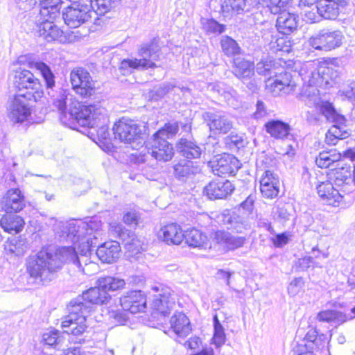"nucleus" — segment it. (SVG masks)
Segmentation results:
<instances>
[{
    "instance_id": "1",
    "label": "nucleus",
    "mask_w": 355,
    "mask_h": 355,
    "mask_svg": "<svg viewBox=\"0 0 355 355\" xmlns=\"http://www.w3.org/2000/svg\"><path fill=\"white\" fill-rule=\"evenodd\" d=\"M38 70L46 83V89L52 90L55 86V76L50 67L43 62H35L32 64ZM51 96L52 102L60 113V120L67 123V120L76 121L83 127L93 128L107 122V110L99 104L83 105L78 101H72L68 98L64 90H60L56 96Z\"/></svg>"
},
{
    "instance_id": "2",
    "label": "nucleus",
    "mask_w": 355,
    "mask_h": 355,
    "mask_svg": "<svg viewBox=\"0 0 355 355\" xmlns=\"http://www.w3.org/2000/svg\"><path fill=\"white\" fill-rule=\"evenodd\" d=\"M65 230L67 239L78 245L79 252L76 247L60 248L63 264L71 263L84 274L89 275L90 268H96V264L89 260L90 248L102 234L101 222L95 218L72 220L67 223Z\"/></svg>"
},
{
    "instance_id": "3",
    "label": "nucleus",
    "mask_w": 355,
    "mask_h": 355,
    "mask_svg": "<svg viewBox=\"0 0 355 355\" xmlns=\"http://www.w3.org/2000/svg\"><path fill=\"white\" fill-rule=\"evenodd\" d=\"M26 272L32 278L42 282H50L63 266L60 248L49 245L42 248L35 255L27 258Z\"/></svg>"
},
{
    "instance_id": "4",
    "label": "nucleus",
    "mask_w": 355,
    "mask_h": 355,
    "mask_svg": "<svg viewBox=\"0 0 355 355\" xmlns=\"http://www.w3.org/2000/svg\"><path fill=\"white\" fill-rule=\"evenodd\" d=\"M159 51L160 47L155 40L142 44L138 49V57L122 60L120 70L125 74L130 73L132 70L144 71L155 68V62L159 58Z\"/></svg>"
},
{
    "instance_id": "5",
    "label": "nucleus",
    "mask_w": 355,
    "mask_h": 355,
    "mask_svg": "<svg viewBox=\"0 0 355 355\" xmlns=\"http://www.w3.org/2000/svg\"><path fill=\"white\" fill-rule=\"evenodd\" d=\"M60 0H51L50 3H43L42 8H40L38 33L47 42L59 40L62 36V31L53 23L60 15Z\"/></svg>"
},
{
    "instance_id": "6",
    "label": "nucleus",
    "mask_w": 355,
    "mask_h": 355,
    "mask_svg": "<svg viewBox=\"0 0 355 355\" xmlns=\"http://www.w3.org/2000/svg\"><path fill=\"white\" fill-rule=\"evenodd\" d=\"M69 314L61 319V328L64 333L78 336L88 328L89 308L80 302L71 301Z\"/></svg>"
},
{
    "instance_id": "7",
    "label": "nucleus",
    "mask_w": 355,
    "mask_h": 355,
    "mask_svg": "<svg viewBox=\"0 0 355 355\" xmlns=\"http://www.w3.org/2000/svg\"><path fill=\"white\" fill-rule=\"evenodd\" d=\"M35 98L36 96L31 92L14 95L8 101V118L14 123H21L26 120L31 114L32 102Z\"/></svg>"
},
{
    "instance_id": "8",
    "label": "nucleus",
    "mask_w": 355,
    "mask_h": 355,
    "mask_svg": "<svg viewBox=\"0 0 355 355\" xmlns=\"http://www.w3.org/2000/svg\"><path fill=\"white\" fill-rule=\"evenodd\" d=\"M114 138L125 144L137 142L142 135V127L135 121L122 118L112 128Z\"/></svg>"
},
{
    "instance_id": "9",
    "label": "nucleus",
    "mask_w": 355,
    "mask_h": 355,
    "mask_svg": "<svg viewBox=\"0 0 355 355\" xmlns=\"http://www.w3.org/2000/svg\"><path fill=\"white\" fill-rule=\"evenodd\" d=\"M343 35L340 31L324 28L309 38L310 46L316 50L331 51L342 44Z\"/></svg>"
},
{
    "instance_id": "10",
    "label": "nucleus",
    "mask_w": 355,
    "mask_h": 355,
    "mask_svg": "<svg viewBox=\"0 0 355 355\" xmlns=\"http://www.w3.org/2000/svg\"><path fill=\"white\" fill-rule=\"evenodd\" d=\"M314 68L313 62H306L303 64L299 71V75L302 77V80L304 82L300 98L309 106L315 105L319 99V91L317 88L318 81H314V83H312V81L309 82L306 78V76H313Z\"/></svg>"
},
{
    "instance_id": "11",
    "label": "nucleus",
    "mask_w": 355,
    "mask_h": 355,
    "mask_svg": "<svg viewBox=\"0 0 355 355\" xmlns=\"http://www.w3.org/2000/svg\"><path fill=\"white\" fill-rule=\"evenodd\" d=\"M65 24L70 28H78L83 24L92 21L94 11L87 4H77L67 7L62 13Z\"/></svg>"
},
{
    "instance_id": "12",
    "label": "nucleus",
    "mask_w": 355,
    "mask_h": 355,
    "mask_svg": "<svg viewBox=\"0 0 355 355\" xmlns=\"http://www.w3.org/2000/svg\"><path fill=\"white\" fill-rule=\"evenodd\" d=\"M110 231L123 241L129 252L137 254L143 250V241L133 232L126 230L122 224L116 222L110 223Z\"/></svg>"
},
{
    "instance_id": "13",
    "label": "nucleus",
    "mask_w": 355,
    "mask_h": 355,
    "mask_svg": "<svg viewBox=\"0 0 355 355\" xmlns=\"http://www.w3.org/2000/svg\"><path fill=\"white\" fill-rule=\"evenodd\" d=\"M213 173L218 176L234 175L240 168L239 161L230 154L218 155L209 162Z\"/></svg>"
},
{
    "instance_id": "14",
    "label": "nucleus",
    "mask_w": 355,
    "mask_h": 355,
    "mask_svg": "<svg viewBox=\"0 0 355 355\" xmlns=\"http://www.w3.org/2000/svg\"><path fill=\"white\" fill-rule=\"evenodd\" d=\"M266 87L274 95H277L282 90H285L287 94L294 91L296 84L289 72L282 71L278 74L275 72L274 77H270L266 80Z\"/></svg>"
},
{
    "instance_id": "15",
    "label": "nucleus",
    "mask_w": 355,
    "mask_h": 355,
    "mask_svg": "<svg viewBox=\"0 0 355 355\" xmlns=\"http://www.w3.org/2000/svg\"><path fill=\"white\" fill-rule=\"evenodd\" d=\"M14 83L19 90L27 89V92H31L33 95L35 94L40 96L41 84L32 72L28 70L19 68L15 71L14 76Z\"/></svg>"
},
{
    "instance_id": "16",
    "label": "nucleus",
    "mask_w": 355,
    "mask_h": 355,
    "mask_svg": "<svg viewBox=\"0 0 355 355\" xmlns=\"http://www.w3.org/2000/svg\"><path fill=\"white\" fill-rule=\"evenodd\" d=\"M205 121L215 134H226L233 128V122L221 111L207 112L204 114Z\"/></svg>"
},
{
    "instance_id": "17",
    "label": "nucleus",
    "mask_w": 355,
    "mask_h": 355,
    "mask_svg": "<svg viewBox=\"0 0 355 355\" xmlns=\"http://www.w3.org/2000/svg\"><path fill=\"white\" fill-rule=\"evenodd\" d=\"M110 295L105 289L97 284V286L91 288L84 292L81 296L72 300L74 302H80L89 308V313L91 312L92 304H104L110 300Z\"/></svg>"
},
{
    "instance_id": "18",
    "label": "nucleus",
    "mask_w": 355,
    "mask_h": 355,
    "mask_svg": "<svg viewBox=\"0 0 355 355\" xmlns=\"http://www.w3.org/2000/svg\"><path fill=\"white\" fill-rule=\"evenodd\" d=\"M120 304L124 311L137 313L144 311L146 298L141 291H130L120 297Z\"/></svg>"
},
{
    "instance_id": "19",
    "label": "nucleus",
    "mask_w": 355,
    "mask_h": 355,
    "mask_svg": "<svg viewBox=\"0 0 355 355\" xmlns=\"http://www.w3.org/2000/svg\"><path fill=\"white\" fill-rule=\"evenodd\" d=\"M152 289L159 292L154 296L152 303L153 309L164 315L168 314L175 305V298L171 291L168 288L157 286H153Z\"/></svg>"
},
{
    "instance_id": "20",
    "label": "nucleus",
    "mask_w": 355,
    "mask_h": 355,
    "mask_svg": "<svg viewBox=\"0 0 355 355\" xmlns=\"http://www.w3.org/2000/svg\"><path fill=\"white\" fill-rule=\"evenodd\" d=\"M313 62L315 68L313 71V76L306 77L309 82L314 83L320 80L327 85H330L331 82H336L339 78V71L333 66H329L326 62Z\"/></svg>"
},
{
    "instance_id": "21",
    "label": "nucleus",
    "mask_w": 355,
    "mask_h": 355,
    "mask_svg": "<svg viewBox=\"0 0 355 355\" xmlns=\"http://www.w3.org/2000/svg\"><path fill=\"white\" fill-rule=\"evenodd\" d=\"M347 5V0H319L317 11L324 19L334 20Z\"/></svg>"
},
{
    "instance_id": "22",
    "label": "nucleus",
    "mask_w": 355,
    "mask_h": 355,
    "mask_svg": "<svg viewBox=\"0 0 355 355\" xmlns=\"http://www.w3.org/2000/svg\"><path fill=\"white\" fill-rule=\"evenodd\" d=\"M330 178L334 181L335 186L340 187L343 193H350L354 189L350 166H342L332 170Z\"/></svg>"
},
{
    "instance_id": "23",
    "label": "nucleus",
    "mask_w": 355,
    "mask_h": 355,
    "mask_svg": "<svg viewBox=\"0 0 355 355\" xmlns=\"http://www.w3.org/2000/svg\"><path fill=\"white\" fill-rule=\"evenodd\" d=\"M148 154L157 161L168 162L173 158L174 150L172 145L164 138L154 137Z\"/></svg>"
},
{
    "instance_id": "24",
    "label": "nucleus",
    "mask_w": 355,
    "mask_h": 355,
    "mask_svg": "<svg viewBox=\"0 0 355 355\" xmlns=\"http://www.w3.org/2000/svg\"><path fill=\"white\" fill-rule=\"evenodd\" d=\"M306 343L296 346L293 351V355H313V350L317 348L322 349L325 347V341L321 338L317 337L315 330H310L307 332L305 338Z\"/></svg>"
},
{
    "instance_id": "25",
    "label": "nucleus",
    "mask_w": 355,
    "mask_h": 355,
    "mask_svg": "<svg viewBox=\"0 0 355 355\" xmlns=\"http://www.w3.org/2000/svg\"><path fill=\"white\" fill-rule=\"evenodd\" d=\"M260 191L262 196L272 199L279 193V181L277 175L270 171H266L260 179Z\"/></svg>"
},
{
    "instance_id": "26",
    "label": "nucleus",
    "mask_w": 355,
    "mask_h": 355,
    "mask_svg": "<svg viewBox=\"0 0 355 355\" xmlns=\"http://www.w3.org/2000/svg\"><path fill=\"white\" fill-rule=\"evenodd\" d=\"M121 251L119 243L116 241H110L99 245L96 253L102 262L112 263L119 258Z\"/></svg>"
},
{
    "instance_id": "27",
    "label": "nucleus",
    "mask_w": 355,
    "mask_h": 355,
    "mask_svg": "<svg viewBox=\"0 0 355 355\" xmlns=\"http://www.w3.org/2000/svg\"><path fill=\"white\" fill-rule=\"evenodd\" d=\"M234 190L231 182L213 181L204 189V193L209 199H222L230 195Z\"/></svg>"
},
{
    "instance_id": "28",
    "label": "nucleus",
    "mask_w": 355,
    "mask_h": 355,
    "mask_svg": "<svg viewBox=\"0 0 355 355\" xmlns=\"http://www.w3.org/2000/svg\"><path fill=\"white\" fill-rule=\"evenodd\" d=\"M213 239L216 243L230 250L242 247L246 241L245 236L232 235L225 231L216 232Z\"/></svg>"
},
{
    "instance_id": "29",
    "label": "nucleus",
    "mask_w": 355,
    "mask_h": 355,
    "mask_svg": "<svg viewBox=\"0 0 355 355\" xmlns=\"http://www.w3.org/2000/svg\"><path fill=\"white\" fill-rule=\"evenodd\" d=\"M318 193L323 202L327 205L337 207L343 196L340 191L335 189L329 182H321L317 187Z\"/></svg>"
},
{
    "instance_id": "30",
    "label": "nucleus",
    "mask_w": 355,
    "mask_h": 355,
    "mask_svg": "<svg viewBox=\"0 0 355 355\" xmlns=\"http://www.w3.org/2000/svg\"><path fill=\"white\" fill-rule=\"evenodd\" d=\"M159 237L168 245H179L184 240V232L179 225L171 223L160 230Z\"/></svg>"
},
{
    "instance_id": "31",
    "label": "nucleus",
    "mask_w": 355,
    "mask_h": 355,
    "mask_svg": "<svg viewBox=\"0 0 355 355\" xmlns=\"http://www.w3.org/2000/svg\"><path fill=\"white\" fill-rule=\"evenodd\" d=\"M3 202L7 213L19 211L25 206L24 198L18 189L8 190L3 198Z\"/></svg>"
},
{
    "instance_id": "32",
    "label": "nucleus",
    "mask_w": 355,
    "mask_h": 355,
    "mask_svg": "<svg viewBox=\"0 0 355 355\" xmlns=\"http://www.w3.org/2000/svg\"><path fill=\"white\" fill-rule=\"evenodd\" d=\"M90 9L94 11V23L100 25L101 19L96 15H104L116 8L120 0H89Z\"/></svg>"
},
{
    "instance_id": "33",
    "label": "nucleus",
    "mask_w": 355,
    "mask_h": 355,
    "mask_svg": "<svg viewBox=\"0 0 355 355\" xmlns=\"http://www.w3.org/2000/svg\"><path fill=\"white\" fill-rule=\"evenodd\" d=\"M171 328L180 338L187 336L191 331V327L188 318L182 313H176L170 320Z\"/></svg>"
},
{
    "instance_id": "34",
    "label": "nucleus",
    "mask_w": 355,
    "mask_h": 355,
    "mask_svg": "<svg viewBox=\"0 0 355 355\" xmlns=\"http://www.w3.org/2000/svg\"><path fill=\"white\" fill-rule=\"evenodd\" d=\"M234 74L243 83L252 78L254 74V66L253 62L245 59L236 58L234 61Z\"/></svg>"
},
{
    "instance_id": "35",
    "label": "nucleus",
    "mask_w": 355,
    "mask_h": 355,
    "mask_svg": "<svg viewBox=\"0 0 355 355\" xmlns=\"http://www.w3.org/2000/svg\"><path fill=\"white\" fill-rule=\"evenodd\" d=\"M297 26V18L294 14L283 11L277 19V28L282 34H291L296 29Z\"/></svg>"
},
{
    "instance_id": "36",
    "label": "nucleus",
    "mask_w": 355,
    "mask_h": 355,
    "mask_svg": "<svg viewBox=\"0 0 355 355\" xmlns=\"http://www.w3.org/2000/svg\"><path fill=\"white\" fill-rule=\"evenodd\" d=\"M266 132L277 139L286 138L290 133V125L279 120H271L265 125Z\"/></svg>"
},
{
    "instance_id": "37",
    "label": "nucleus",
    "mask_w": 355,
    "mask_h": 355,
    "mask_svg": "<svg viewBox=\"0 0 355 355\" xmlns=\"http://www.w3.org/2000/svg\"><path fill=\"white\" fill-rule=\"evenodd\" d=\"M200 168L191 162L182 161L174 166V174L180 181H186L199 173Z\"/></svg>"
},
{
    "instance_id": "38",
    "label": "nucleus",
    "mask_w": 355,
    "mask_h": 355,
    "mask_svg": "<svg viewBox=\"0 0 355 355\" xmlns=\"http://www.w3.org/2000/svg\"><path fill=\"white\" fill-rule=\"evenodd\" d=\"M184 239L187 245L192 248L206 247L208 243L206 234L196 228L187 230L184 233Z\"/></svg>"
},
{
    "instance_id": "39",
    "label": "nucleus",
    "mask_w": 355,
    "mask_h": 355,
    "mask_svg": "<svg viewBox=\"0 0 355 355\" xmlns=\"http://www.w3.org/2000/svg\"><path fill=\"white\" fill-rule=\"evenodd\" d=\"M178 150L187 159H197L200 157V147L186 139H181L177 144Z\"/></svg>"
},
{
    "instance_id": "40",
    "label": "nucleus",
    "mask_w": 355,
    "mask_h": 355,
    "mask_svg": "<svg viewBox=\"0 0 355 355\" xmlns=\"http://www.w3.org/2000/svg\"><path fill=\"white\" fill-rule=\"evenodd\" d=\"M0 225L6 232H19L22 230L24 221L21 217L17 215L6 214L0 220Z\"/></svg>"
},
{
    "instance_id": "41",
    "label": "nucleus",
    "mask_w": 355,
    "mask_h": 355,
    "mask_svg": "<svg viewBox=\"0 0 355 355\" xmlns=\"http://www.w3.org/2000/svg\"><path fill=\"white\" fill-rule=\"evenodd\" d=\"M341 158V153L336 149L322 151L315 159V164L322 168L329 167L332 164L338 162Z\"/></svg>"
},
{
    "instance_id": "42",
    "label": "nucleus",
    "mask_w": 355,
    "mask_h": 355,
    "mask_svg": "<svg viewBox=\"0 0 355 355\" xmlns=\"http://www.w3.org/2000/svg\"><path fill=\"white\" fill-rule=\"evenodd\" d=\"M97 284L107 291H115L123 289L125 287V282L123 279L107 276L101 277L97 281Z\"/></svg>"
},
{
    "instance_id": "43",
    "label": "nucleus",
    "mask_w": 355,
    "mask_h": 355,
    "mask_svg": "<svg viewBox=\"0 0 355 355\" xmlns=\"http://www.w3.org/2000/svg\"><path fill=\"white\" fill-rule=\"evenodd\" d=\"M245 6L246 0H220L221 11L225 17L243 11Z\"/></svg>"
},
{
    "instance_id": "44",
    "label": "nucleus",
    "mask_w": 355,
    "mask_h": 355,
    "mask_svg": "<svg viewBox=\"0 0 355 355\" xmlns=\"http://www.w3.org/2000/svg\"><path fill=\"white\" fill-rule=\"evenodd\" d=\"M317 319L320 322L342 324L347 320V317L342 312L338 311L326 310L319 312L317 315Z\"/></svg>"
},
{
    "instance_id": "45",
    "label": "nucleus",
    "mask_w": 355,
    "mask_h": 355,
    "mask_svg": "<svg viewBox=\"0 0 355 355\" xmlns=\"http://www.w3.org/2000/svg\"><path fill=\"white\" fill-rule=\"evenodd\" d=\"M223 52L227 56H233L240 53V47L237 42L229 36H223L220 39Z\"/></svg>"
},
{
    "instance_id": "46",
    "label": "nucleus",
    "mask_w": 355,
    "mask_h": 355,
    "mask_svg": "<svg viewBox=\"0 0 355 355\" xmlns=\"http://www.w3.org/2000/svg\"><path fill=\"white\" fill-rule=\"evenodd\" d=\"M27 247L24 241L16 238L12 239L5 243V250L15 256H21L26 252Z\"/></svg>"
},
{
    "instance_id": "47",
    "label": "nucleus",
    "mask_w": 355,
    "mask_h": 355,
    "mask_svg": "<svg viewBox=\"0 0 355 355\" xmlns=\"http://www.w3.org/2000/svg\"><path fill=\"white\" fill-rule=\"evenodd\" d=\"M90 78L92 77L89 72L81 68L73 69L70 73V80L73 89L81 85L83 82L87 83Z\"/></svg>"
},
{
    "instance_id": "48",
    "label": "nucleus",
    "mask_w": 355,
    "mask_h": 355,
    "mask_svg": "<svg viewBox=\"0 0 355 355\" xmlns=\"http://www.w3.org/2000/svg\"><path fill=\"white\" fill-rule=\"evenodd\" d=\"M225 221L230 225L228 227L229 229L234 230L237 232L241 233L249 227L247 221L237 214H234L230 216Z\"/></svg>"
},
{
    "instance_id": "49",
    "label": "nucleus",
    "mask_w": 355,
    "mask_h": 355,
    "mask_svg": "<svg viewBox=\"0 0 355 355\" xmlns=\"http://www.w3.org/2000/svg\"><path fill=\"white\" fill-rule=\"evenodd\" d=\"M51 1V0H14V5L19 11L26 12L37 4H39L40 8H42L43 3H50Z\"/></svg>"
},
{
    "instance_id": "50",
    "label": "nucleus",
    "mask_w": 355,
    "mask_h": 355,
    "mask_svg": "<svg viewBox=\"0 0 355 355\" xmlns=\"http://www.w3.org/2000/svg\"><path fill=\"white\" fill-rule=\"evenodd\" d=\"M214 333L213 340L214 343L217 346L220 347L223 345L225 342V334L224 331V328L222 324L219 322L218 317L216 315L214 316Z\"/></svg>"
},
{
    "instance_id": "51",
    "label": "nucleus",
    "mask_w": 355,
    "mask_h": 355,
    "mask_svg": "<svg viewBox=\"0 0 355 355\" xmlns=\"http://www.w3.org/2000/svg\"><path fill=\"white\" fill-rule=\"evenodd\" d=\"M178 131V124L177 122L167 123L154 135V137H157L160 139L164 138L166 140V139H169L175 136Z\"/></svg>"
},
{
    "instance_id": "52",
    "label": "nucleus",
    "mask_w": 355,
    "mask_h": 355,
    "mask_svg": "<svg viewBox=\"0 0 355 355\" xmlns=\"http://www.w3.org/2000/svg\"><path fill=\"white\" fill-rule=\"evenodd\" d=\"M61 340L60 332L55 329H48L42 336V341L47 345L53 346L58 344Z\"/></svg>"
},
{
    "instance_id": "53",
    "label": "nucleus",
    "mask_w": 355,
    "mask_h": 355,
    "mask_svg": "<svg viewBox=\"0 0 355 355\" xmlns=\"http://www.w3.org/2000/svg\"><path fill=\"white\" fill-rule=\"evenodd\" d=\"M74 91L83 97H87L92 96L95 92L94 83L92 78L88 81L83 82L81 85L73 88Z\"/></svg>"
},
{
    "instance_id": "54",
    "label": "nucleus",
    "mask_w": 355,
    "mask_h": 355,
    "mask_svg": "<svg viewBox=\"0 0 355 355\" xmlns=\"http://www.w3.org/2000/svg\"><path fill=\"white\" fill-rule=\"evenodd\" d=\"M271 61H261L257 63L256 70L258 73L272 77L275 71Z\"/></svg>"
},
{
    "instance_id": "55",
    "label": "nucleus",
    "mask_w": 355,
    "mask_h": 355,
    "mask_svg": "<svg viewBox=\"0 0 355 355\" xmlns=\"http://www.w3.org/2000/svg\"><path fill=\"white\" fill-rule=\"evenodd\" d=\"M204 29L209 33L220 34L225 30V27L223 24H218L214 19L207 20L204 24Z\"/></svg>"
},
{
    "instance_id": "56",
    "label": "nucleus",
    "mask_w": 355,
    "mask_h": 355,
    "mask_svg": "<svg viewBox=\"0 0 355 355\" xmlns=\"http://www.w3.org/2000/svg\"><path fill=\"white\" fill-rule=\"evenodd\" d=\"M140 220L139 214L135 210L125 212L123 216V221L128 226L136 227Z\"/></svg>"
},
{
    "instance_id": "57",
    "label": "nucleus",
    "mask_w": 355,
    "mask_h": 355,
    "mask_svg": "<svg viewBox=\"0 0 355 355\" xmlns=\"http://www.w3.org/2000/svg\"><path fill=\"white\" fill-rule=\"evenodd\" d=\"M338 94L349 101H355V82H352L339 90Z\"/></svg>"
},
{
    "instance_id": "58",
    "label": "nucleus",
    "mask_w": 355,
    "mask_h": 355,
    "mask_svg": "<svg viewBox=\"0 0 355 355\" xmlns=\"http://www.w3.org/2000/svg\"><path fill=\"white\" fill-rule=\"evenodd\" d=\"M304 286V281L302 278H295L288 286V293L290 296L294 297L297 295Z\"/></svg>"
},
{
    "instance_id": "59",
    "label": "nucleus",
    "mask_w": 355,
    "mask_h": 355,
    "mask_svg": "<svg viewBox=\"0 0 355 355\" xmlns=\"http://www.w3.org/2000/svg\"><path fill=\"white\" fill-rule=\"evenodd\" d=\"M329 134H333L334 137H337L340 141L348 137L349 132L345 129L344 126L334 125L329 128ZM330 136L331 135H329Z\"/></svg>"
},
{
    "instance_id": "60",
    "label": "nucleus",
    "mask_w": 355,
    "mask_h": 355,
    "mask_svg": "<svg viewBox=\"0 0 355 355\" xmlns=\"http://www.w3.org/2000/svg\"><path fill=\"white\" fill-rule=\"evenodd\" d=\"M321 113L328 119H334L336 115V110L332 106L331 103L329 102H324L320 106Z\"/></svg>"
},
{
    "instance_id": "61",
    "label": "nucleus",
    "mask_w": 355,
    "mask_h": 355,
    "mask_svg": "<svg viewBox=\"0 0 355 355\" xmlns=\"http://www.w3.org/2000/svg\"><path fill=\"white\" fill-rule=\"evenodd\" d=\"M233 274L234 272L218 270L216 272V277L218 280L223 281L227 286H230V278Z\"/></svg>"
},
{
    "instance_id": "62",
    "label": "nucleus",
    "mask_w": 355,
    "mask_h": 355,
    "mask_svg": "<svg viewBox=\"0 0 355 355\" xmlns=\"http://www.w3.org/2000/svg\"><path fill=\"white\" fill-rule=\"evenodd\" d=\"M108 315L110 318H113L115 322L119 324H123L127 320L125 315L119 311H109Z\"/></svg>"
},
{
    "instance_id": "63",
    "label": "nucleus",
    "mask_w": 355,
    "mask_h": 355,
    "mask_svg": "<svg viewBox=\"0 0 355 355\" xmlns=\"http://www.w3.org/2000/svg\"><path fill=\"white\" fill-rule=\"evenodd\" d=\"M289 240V235L288 233L284 232L277 234L274 240V244L276 247H282L288 243Z\"/></svg>"
},
{
    "instance_id": "64",
    "label": "nucleus",
    "mask_w": 355,
    "mask_h": 355,
    "mask_svg": "<svg viewBox=\"0 0 355 355\" xmlns=\"http://www.w3.org/2000/svg\"><path fill=\"white\" fill-rule=\"evenodd\" d=\"M344 156L347 158L350 159L352 162H354L353 170L352 171V178L354 181V184L355 187V149H348L344 153Z\"/></svg>"
}]
</instances>
